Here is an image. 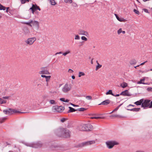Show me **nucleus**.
Listing matches in <instances>:
<instances>
[{
  "label": "nucleus",
  "instance_id": "obj_62",
  "mask_svg": "<svg viewBox=\"0 0 152 152\" xmlns=\"http://www.w3.org/2000/svg\"><path fill=\"white\" fill-rule=\"evenodd\" d=\"M139 66H140L139 65H138V66H135V67H134V68H135V69H137V67H138Z\"/></svg>",
  "mask_w": 152,
  "mask_h": 152
},
{
  "label": "nucleus",
  "instance_id": "obj_19",
  "mask_svg": "<svg viewBox=\"0 0 152 152\" xmlns=\"http://www.w3.org/2000/svg\"><path fill=\"white\" fill-rule=\"evenodd\" d=\"M31 23L32 24V25L33 26H36L37 28H38L39 27V23L37 21H33L32 20V22Z\"/></svg>",
  "mask_w": 152,
  "mask_h": 152
},
{
  "label": "nucleus",
  "instance_id": "obj_50",
  "mask_svg": "<svg viewBox=\"0 0 152 152\" xmlns=\"http://www.w3.org/2000/svg\"><path fill=\"white\" fill-rule=\"evenodd\" d=\"M70 104H71L72 105L73 107H77V106H78L77 105H76L74 104H73L71 103H70Z\"/></svg>",
  "mask_w": 152,
  "mask_h": 152
},
{
  "label": "nucleus",
  "instance_id": "obj_36",
  "mask_svg": "<svg viewBox=\"0 0 152 152\" xmlns=\"http://www.w3.org/2000/svg\"><path fill=\"white\" fill-rule=\"evenodd\" d=\"M50 103L52 104H56L55 101L53 100H50L49 101Z\"/></svg>",
  "mask_w": 152,
  "mask_h": 152
},
{
  "label": "nucleus",
  "instance_id": "obj_46",
  "mask_svg": "<svg viewBox=\"0 0 152 152\" xmlns=\"http://www.w3.org/2000/svg\"><path fill=\"white\" fill-rule=\"evenodd\" d=\"M147 90L149 91H152V88L149 87L147 88Z\"/></svg>",
  "mask_w": 152,
  "mask_h": 152
},
{
  "label": "nucleus",
  "instance_id": "obj_2",
  "mask_svg": "<svg viewBox=\"0 0 152 152\" xmlns=\"http://www.w3.org/2000/svg\"><path fill=\"white\" fill-rule=\"evenodd\" d=\"M141 107H143L144 109L148 108H152V101H151L149 99H146L144 100L143 99V102L142 104Z\"/></svg>",
  "mask_w": 152,
  "mask_h": 152
},
{
  "label": "nucleus",
  "instance_id": "obj_64",
  "mask_svg": "<svg viewBox=\"0 0 152 152\" xmlns=\"http://www.w3.org/2000/svg\"><path fill=\"white\" fill-rule=\"evenodd\" d=\"M81 38H86L85 37L82 36L81 37Z\"/></svg>",
  "mask_w": 152,
  "mask_h": 152
},
{
  "label": "nucleus",
  "instance_id": "obj_51",
  "mask_svg": "<svg viewBox=\"0 0 152 152\" xmlns=\"http://www.w3.org/2000/svg\"><path fill=\"white\" fill-rule=\"evenodd\" d=\"M62 52H59L56 53L55 54V55H57V54H62Z\"/></svg>",
  "mask_w": 152,
  "mask_h": 152
},
{
  "label": "nucleus",
  "instance_id": "obj_25",
  "mask_svg": "<svg viewBox=\"0 0 152 152\" xmlns=\"http://www.w3.org/2000/svg\"><path fill=\"white\" fill-rule=\"evenodd\" d=\"M137 62L136 60L134 59H132L130 60V63L131 65H133L136 64Z\"/></svg>",
  "mask_w": 152,
  "mask_h": 152
},
{
  "label": "nucleus",
  "instance_id": "obj_57",
  "mask_svg": "<svg viewBox=\"0 0 152 152\" xmlns=\"http://www.w3.org/2000/svg\"><path fill=\"white\" fill-rule=\"evenodd\" d=\"M72 77L73 79H74L75 78V77L74 75L72 76Z\"/></svg>",
  "mask_w": 152,
  "mask_h": 152
},
{
  "label": "nucleus",
  "instance_id": "obj_14",
  "mask_svg": "<svg viewBox=\"0 0 152 152\" xmlns=\"http://www.w3.org/2000/svg\"><path fill=\"white\" fill-rule=\"evenodd\" d=\"M120 95H122L124 96H130L131 95V94L129 93L128 90H127L122 92L120 94Z\"/></svg>",
  "mask_w": 152,
  "mask_h": 152
},
{
  "label": "nucleus",
  "instance_id": "obj_34",
  "mask_svg": "<svg viewBox=\"0 0 152 152\" xmlns=\"http://www.w3.org/2000/svg\"><path fill=\"white\" fill-rule=\"evenodd\" d=\"M77 111H84L86 110V109L84 108H78L77 109Z\"/></svg>",
  "mask_w": 152,
  "mask_h": 152
},
{
  "label": "nucleus",
  "instance_id": "obj_38",
  "mask_svg": "<svg viewBox=\"0 0 152 152\" xmlns=\"http://www.w3.org/2000/svg\"><path fill=\"white\" fill-rule=\"evenodd\" d=\"M111 117H119V118H122L123 117L119 115H111Z\"/></svg>",
  "mask_w": 152,
  "mask_h": 152
},
{
  "label": "nucleus",
  "instance_id": "obj_32",
  "mask_svg": "<svg viewBox=\"0 0 152 152\" xmlns=\"http://www.w3.org/2000/svg\"><path fill=\"white\" fill-rule=\"evenodd\" d=\"M50 2L52 5H55L56 4V3L55 1V0H50Z\"/></svg>",
  "mask_w": 152,
  "mask_h": 152
},
{
  "label": "nucleus",
  "instance_id": "obj_7",
  "mask_svg": "<svg viewBox=\"0 0 152 152\" xmlns=\"http://www.w3.org/2000/svg\"><path fill=\"white\" fill-rule=\"evenodd\" d=\"M62 131H64L63 137L65 138H69L71 136V132L69 131L65 128L62 129Z\"/></svg>",
  "mask_w": 152,
  "mask_h": 152
},
{
  "label": "nucleus",
  "instance_id": "obj_1",
  "mask_svg": "<svg viewBox=\"0 0 152 152\" xmlns=\"http://www.w3.org/2000/svg\"><path fill=\"white\" fill-rule=\"evenodd\" d=\"M79 129L81 131H88L93 129V126L90 124H83L79 126Z\"/></svg>",
  "mask_w": 152,
  "mask_h": 152
},
{
  "label": "nucleus",
  "instance_id": "obj_37",
  "mask_svg": "<svg viewBox=\"0 0 152 152\" xmlns=\"http://www.w3.org/2000/svg\"><path fill=\"white\" fill-rule=\"evenodd\" d=\"M6 8L1 5V4H0V10H5Z\"/></svg>",
  "mask_w": 152,
  "mask_h": 152
},
{
  "label": "nucleus",
  "instance_id": "obj_9",
  "mask_svg": "<svg viewBox=\"0 0 152 152\" xmlns=\"http://www.w3.org/2000/svg\"><path fill=\"white\" fill-rule=\"evenodd\" d=\"M78 34L80 35H83L86 36L88 38L91 37L90 34L86 31H84L83 30H80L78 31Z\"/></svg>",
  "mask_w": 152,
  "mask_h": 152
},
{
  "label": "nucleus",
  "instance_id": "obj_11",
  "mask_svg": "<svg viewBox=\"0 0 152 152\" xmlns=\"http://www.w3.org/2000/svg\"><path fill=\"white\" fill-rule=\"evenodd\" d=\"M64 129V128H61L58 129L56 132L57 136L59 137H63L64 131H62V129Z\"/></svg>",
  "mask_w": 152,
  "mask_h": 152
},
{
  "label": "nucleus",
  "instance_id": "obj_6",
  "mask_svg": "<svg viewBox=\"0 0 152 152\" xmlns=\"http://www.w3.org/2000/svg\"><path fill=\"white\" fill-rule=\"evenodd\" d=\"M106 144L107 147L109 149H111L115 145L118 144L117 142L115 141H107L106 142Z\"/></svg>",
  "mask_w": 152,
  "mask_h": 152
},
{
  "label": "nucleus",
  "instance_id": "obj_3",
  "mask_svg": "<svg viewBox=\"0 0 152 152\" xmlns=\"http://www.w3.org/2000/svg\"><path fill=\"white\" fill-rule=\"evenodd\" d=\"M95 141L94 140L85 142L79 144L77 146L78 147L82 148L89 145L94 144L95 143Z\"/></svg>",
  "mask_w": 152,
  "mask_h": 152
},
{
  "label": "nucleus",
  "instance_id": "obj_18",
  "mask_svg": "<svg viewBox=\"0 0 152 152\" xmlns=\"http://www.w3.org/2000/svg\"><path fill=\"white\" fill-rule=\"evenodd\" d=\"M117 20L120 22H125L126 20L124 18L119 17L116 14H115Z\"/></svg>",
  "mask_w": 152,
  "mask_h": 152
},
{
  "label": "nucleus",
  "instance_id": "obj_41",
  "mask_svg": "<svg viewBox=\"0 0 152 152\" xmlns=\"http://www.w3.org/2000/svg\"><path fill=\"white\" fill-rule=\"evenodd\" d=\"M134 12L137 14L139 15L140 14L139 11L135 9L134 10Z\"/></svg>",
  "mask_w": 152,
  "mask_h": 152
},
{
  "label": "nucleus",
  "instance_id": "obj_5",
  "mask_svg": "<svg viewBox=\"0 0 152 152\" xmlns=\"http://www.w3.org/2000/svg\"><path fill=\"white\" fill-rule=\"evenodd\" d=\"M26 145L33 148H38L41 147L42 145V144L40 142H38L35 143L28 144Z\"/></svg>",
  "mask_w": 152,
  "mask_h": 152
},
{
  "label": "nucleus",
  "instance_id": "obj_27",
  "mask_svg": "<svg viewBox=\"0 0 152 152\" xmlns=\"http://www.w3.org/2000/svg\"><path fill=\"white\" fill-rule=\"evenodd\" d=\"M145 80V78H143L142 79H140V81H138L137 82V83L138 84H147V83H144L142 82L143 81H144Z\"/></svg>",
  "mask_w": 152,
  "mask_h": 152
},
{
  "label": "nucleus",
  "instance_id": "obj_58",
  "mask_svg": "<svg viewBox=\"0 0 152 152\" xmlns=\"http://www.w3.org/2000/svg\"><path fill=\"white\" fill-rule=\"evenodd\" d=\"M93 58H92L91 60V64H93Z\"/></svg>",
  "mask_w": 152,
  "mask_h": 152
},
{
  "label": "nucleus",
  "instance_id": "obj_39",
  "mask_svg": "<svg viewBox=\"0 0 152 152\" xmlns=\"http://www.w3.org/2000/svg\"><path fill=\"white\" fill-rule=\"evenodd\" d=\"M65 2L66 3H69L71 4L72 3V0H64Z\"/></svg>",
  "mask_w": 152,
  "mask_h": 152
},
{
  "label": "nucleus",
  "instance_id": "obj_56",
  "mask_svg": "<svg viewBox=\"0 0 152 152\" xmlns=\"http://www.w3.org/2000/svg\"><path fill=\"white\" fill-rule=\"evenodd\" d=\"M146 61H145V62H144L143 63H142L140 65H143V64H145V63L146 62Z\"/></svg>",
  "mask_w": 152,
  "mask_h": 152
},
{
  "label": "nucleus",
  "instance_id": "obj_23",
  "mask_svg": "<svg viewBox=\"0 0 152 152\" xmlns=\"http://www.w3.org/2000/svg\"><path fill=\"white\" fill-rule=\"evenodd\" d=\"M96 63L97 64V65L96 66L95 70L96 71H97L98 70L99 68H101L102 66V65L100 64L97 61H96Z\"/></svg>",
  "mask_w": 152,
  "mask_h": 152
},
{
  "label": "nucleus",
  "instance_id": "obj_30",
  "mask_svg": "<svg viewBox=\"0 0 152 152\" xmlns=\"http://www.w3.org/2000/svg\"><path fill=\"white\" fill-rule=\"evenodd\" d=\"M91 118L92 119H104V117H91Z\"/></svg>",
  "mask_w": 152,
  "mask_h": 152
},
{
  "label": "nucleus",
  "instance_id": "obj_55",
  "mask_svg": "<svg viewBox=\"0 0 152 152\" xmlns=\"http://www.w3.org/2000/svg\"><path fill=\"white\" fill-rule=\"evenodd\" d=\"M69 100L66 99V100H65V102H69Z\"/></svg>",
  "mask_w": 152,
  "mask_h": 152
},
{
  "label": "nucleus",
  "instance_id": "obj_29",
  "mask_svg": "<svg viewBox=\"0 0 152 152\" xmlns=\"http://www.w3.org/2000/svg\"><path fill=\"white\" fill-rule=\"evenodd\" d=\"M106 95L110 94L113 96H114V94L113 93L112 91L111 90H109L106 93Z\"/></svg>",
  "mask_w": 152,
  "mask_h": 152
},
{
  "label": "nucleus",
  "instance_id": "obj_61",
  "mask_svg": "<svg viewBox=\"0 0 152 152\" xmlns=\"http://www.w3.org/2000/svg\"><path fill=\"white\" fill-rule=\"evenodd\" d=\"M122 33L123 34H124L125 33V31H122Z\"/></svg>",
  "mask_w": 152,
  "mask_h": 152
},
{
  "label": "nucleus",
  "instance_id": "obj_16",
  "mask_svg": "<svg viewBox=\"0 0 152 152\" xmlns=\"http://www.w3.org/2000/svg\"><path fill=\"white\" fill-rule=\"evenodd\" d=\"M110 102V101L109 99H107L105 100V101H103L101 103L99 104V105H107L108 104H109Z\"/></svg>",
  "mask_w": 152,
  "mask_h": 152
},
{
  "label": "nucleus",
  "instance_id": "obj_48",
  "mask_svg": "<svg viewBox=\"0 0 152 152\" xmlns=\"http://www.w3.org/2000/svg\"><path fill=\"white\" fill-rule=\"evenodd\" d=\"M66 120V118H63L61 119V121L62 122H64Z\"/></svg>",
  "mask_w": 152,
  "mask_h": 152
},
{
  "label": "nucleus",
  "instance_id": "obj_40",
  "mask_svg": "<svg viewBox=\"0 0 152 152\" xmlns=\"http://www.w3.org/2000/svg\"><path fill=\"white\" fill-rule=\"evenodd\" d=\"M70 53V51L69 50H67L63 54V55L64 56H66L67 54H69Z\"/></svg>",
  "mask_w": 152,
  "mask_h": 152
},
{
  "label": "nucleus",
  "instance_id": "obj_8",
  "mask_svg": "<svg viewBox=\"0 0 152 152\" xmlns=\"http://www.w3.org/2000/svg\"><path fill=\"white\" fill-rule=\"evenodd\" d=\"M71 88V87L70 85L66 83L63 87L62 89L63 92L66 93L69 91Z\"/></svg>",
  "mask_w": 152,
  "mask_h": 152
},
{
  "label": "nucleus",
  "instance_id": "obj_52",
  "mask_svg": "<svg viewBox=\"0 0 152 152\" xmlns=\"http://www.w3.org/2000/svg\"><path fill=\"white\" fill-rule=\"evenodd\" d=\"M69 71H71L70 72H71V73H72L73 72V70H72L70 69H69Z\"/></svg>",
  "mask_w": 152,
  "mask_h": 152
},
{
  "label": "nucleus",
  "instance_id": "obj_10",
  "mask_svg": "<svg viewBox=\"0 0 152 152\" xmlns=\"http://www.w3.org/2000/svg\"><path fill=\"white\" fill-rule=\"evenodd\" d=\"M41 71L39 72L40 74H49L48 70L46 67H42L41 68Z\"/></svg>",
  "mask_w": 152,
  "mask_h": 152
},
{
  "label": "nucleus",
  "instance_id": "obj_12",
  "mask_svg": "<svg viewBox=\"0 0 152 152\" xmlns=\"http://www.w3.org/2000/svg\"><path fill=\"white\" fill-rule=\"evenodd\" d=\"M36 40V39H27L26 40H25V42L27 45H31Z\"/></svg>",
  "mask_w": 152,
  "mask_h": 152
},
{
  "label": "nucleus",
  "instance_id": "obj_45",
  "mask_svg": "<svg viewBox=\"0 0 152 152\" xmlns=\"http://www.w3.org/2000/svg\"><path fill=\"white\" fill-rule=\"evenodd\" d=\"M72 5L74 7H76L77 6V4L75 2H73L72 3Z\"/></svg>",
  "mask_w": 152,
  "mask_h": 152
},
{
  "label": "nucleus",
  "instance_id": "obj_15",
  "mask_svg": "<svg viewBox=\"0 0 152 152\" xmlns=\"http://www.w3.org/2000/svg\"><path fill=\"white\" fill-rule=\"evenodd\" d=\"M64 109V107H63L62 106H56L55 108V110L58 112L61 113Z\"/></svg>",
  "mask_w": 152,
  "mask_h": 152
},
{
  "label": "nucleus",
  "instance_id": "obj_24",
  "mask_svg": "<svg viewBox=\"0 0 152 152\" xmlns=\"http://www.w3.org/2000/svg\"><path fill=\"white\" fill-rule=\"evenodd\" d=\"M140 110V108H134L132 109H128L127 110L134 112H138Z\"/></svg>",
  "mask_w": 152,
  "mask_h": 152
},
{
  "label": "nucleus",
  "instance_id": "obj_31",
  "mask_svg": "<svg viewBox=\"0 0 152 152\" xmlns=\"http://www.w3.org/2000/svg\"><path fill=\"white\" fill-rule=\"evenodd\" d=\"M122 104H120L118 107H117L116 108L114 109L111 113H110V114H111L113 112L117 111L118 110L119 107L122 105Z\"/></svg>",
  "mask_w": 152,
  "mask_h": 152
},
{
  "label": "nucleus",
  "instance_id": "obj_20",
  "mask_svg": "<svg viewBox=\"0 0 152 152\" xmlns=\"http://www.w3.org/2000/svg\"><path fill=\"white\" fill-rule=\"evenodd\" d=\"M69 110L67 111L68 113H72L77 111V110L75 109L74 108L70 107H69Z\"/></svg>",
  "mask_w": 152,
  "mask_h": 152
},
{
  "label": "nucleus",
  "instance_id": "obj_54",
  "mask_svg": "<svg viewBox=\"0 0 152 152\" xmlns=\"http://www.w3.org/2000/svg\"><path fill=\"white\" fill-rule=\"evenodd\" d=\"M120 94H116V95H115L114 94V96H119L120 95Z\"/></svg>",
  "mask_w": 152,
  "mask_h": 152
},
{
  "label": "nucleus",
  "instance_id": "obj_47",
  "mask_svg": "<svg viewBox=\"0 0 152 152\" xmlns=\"http://www.w3.org/2000/svg\"><path fill=\"white\" fill-rule=\"evenodd\" d=\"M60 100L61 101L64 102L65 100V99L64 98H61L60 99Z\"/></svg>",
  "mask_w": 152,
  "mask_h": 152
},
{
  "label": "nucleus",
  "instance_id": "obj_4",
  "mask_svg": "<svg viewBox=\"0 0 152 152\" xmlns=\"http://www.w3.org/2000/svg\"><path fill=\"white\" fill-rule=\"evenodd\" d=\"M3 112L6 115H10L11 114L15 113H20L19 111L17 110L12 109V108H9L8 109L4 110H3Z\"/></svg>",
  "mask_w": 152,
  "mask_h": 152
},
{
  "label": "nucleus",
  "instance_id": "obj_33",
  "mask_svg": "<svg viewBox=\"0 0 152 152\" xmlns=\"http://www.w3.org/2000/svg\"><path fill=\"white\" fill-rule=\"evenodd\" d=\"M6 102V101L5 100H3L2 99H0V104H5Z\"/></svg>",
  "mask_w": 152,
  "mask_h": 152
},
{
  "label": "nucleus",
  "instance_id": "obj_35",
  "mask_svg": "<svg viewBox=\"0 0 152 152\" xmlns=\"http://www.w3.org/2000/svg\"><path fill=\"white\" fill-rule=\"evenodd\" d=\"M85 75V74L84 72H80L79 73L78 77H80L82 76H84Z\"/></svg>",
  "mask_w": 152,
  "mask_h": 152
},
{
  "label": "nucleus",
  "instance_id": "obj_63",
  "mask_svg": "<svg viewBox=\"0 0 152 152\" xmlns=\"http://www.w3.org/2000/svg\"><path fill=\"white\" fill-rule=\"evenodd\" d=\"M2 17V14L0 13V18Z\"/></svg>",
  "mask_w": 152,
  "mask_h": 152
},
{
  "label": "nucleus",
  "instance_id": "obj_22",
  "mask_svg": "<svg viewBox=\"0 0 152 152\" xmlns=\"http://www.w3.org/2000/svg\"><path fill=\"white\" fill-rule=\"evenodd\" d=\"M41 76L42 77L46 78V81H47V82H48V81L49 80L51 77L50 76H47L46 75H41Z\"/></svg>",
  "mask_w": 152,
  "mask_h": 152
},
{
  "label": "nucleus",
  "instance_id": "obj_13",
  "mask_svg": "<svg viewBox=\"0 0 152 152\" xmlns=\"http://www.w3.org/2000/svg\"><path fill=\"white\" fill-rule=\"evenodd\" d=\"M30 9L32 10L33 13L36 10H38L39 11L41 10L39 7L36 5H35L34 4H33L32 7Z\"/></svg>",
  "mask_w": 152,
  "mask_h": 152
},
{
  "label": "nucleus",
  "instance_id": "obj_26",
  "mask_svg": "<svg viewBox=\"0 0 152 152\" xmlns=\"http://www.w3.org/2000/svg\"><path fill=\"white\" fill-rule=\"evenodd\" d=\"M32 22V20H29V21L28 22H23V23L26 25H27L31 27L32 26V25L31 24V23Z\"/></svg>",
  "mask_w": 152,
  "mask_h": 152
},
{
  "label": "nucleus",
  "instance_id": "obj_28",
  "mask_svg": "<svg viewBox=\"0 0 152 152\" xmlns=\"http://www.w3.org/2000/svg\"><path fill=\"white\" fill-rule=\"evenodd\" d=\"M121 86L123 88H125L127 86V84L125 82H123L121 84Z\"/></svg>",
  "mask_w": 152,
  "mask_h": 152
},
{
  "label": "nucleus",
  "instance_id": "obj_42",
  "mask_svg": "<svg viewBox=\"0 0 152 152\" xmlns=\"http://www.w3.org/2000/svg\"><path fill=\"white\" fill-rule=\"evenodd\" d=\"M86 98L88 100H91L92 99V97L90 96H86Z\"/></svg>",
  "mask_w": 152,
  "mask_h": 152
},
{
  "label": "nucleus",
  "instance_id": "obj_43",
  "mask_svg": "<svg viewBox=\"0 0 152 152\" xmlns=\"http://www.w3.org/2000/svg\"><path fill=\"white\" fill-rule=\"evenodd\" d=\"M20 2L22 4H24L27 1L26 0H20Z\"/></svg>",
  "mask_w": 152,
  "mask_h": 152
},
{
  "label": "nucleus",
  "instance_id": "obj_21",
  "mask_svg": "<svg viewBox=\"0 0 152 152\" xmlns=\"http://www.w3.org/2000/svg\"><path fill=\"white\" fill-rule=\"evenodd\" d=\"M81 39V41H79L77 42V44H80V46L82 45H83V43L84 42V40L85 41H86L87 40V39Z\"/></svg>",
  "mask_w": 152,
  "mask_h": 152
},
{
  "label": "nucleus",
  "instance_id": "obj_17",
  "mask_svg": "<svg viewBox=\"0 0 152 152\" xmlns=\"http://www.w3.org/2000/svg\"><path fill=\"white\" fill-rule=\"evenodd\" d=\"M143 102V99H141L139 101H137L134 103L137 105H140L142 104V102Z\"/></svg>",
  "mask_w": 152,
  "mask_h": 152
},
{
  "label": "nucleus",
  "instance_id": "obj_60",
  "mask_svg": "<svg viewBox=\"0 0 152 152\" xmlns=\"http://www.w3.org/2000/svg\"><path fill=\"white\" fill-rule=\"evenodd\" d=\"M132 106L134 107V105H132V104H129V105L128 106V107H129V106Z\"/></svg>",
  "mask_w": 152,
  "mask_h": 152
},
{
  "label": "nucleus",
  "instance_id": "obj_49",
  "mask_svg": "<svg viewBox=\"0 0 152 152\" xmlns=\"http://www.w3.org/2000/svg\"><path fill=\"white\" fill-rule=\"evenodd\" d=\"M10 96H3L2 97V98L3 99H8L9 98Z\"/></svg>",
  "mask_w": 152,
  "mask_h": 152
},
{
  "label": "nucleus",
  "instance_id": "obj_44",
  "mask_svg": "<svg viewBox=\"0 0 152 152\" xmlns=\"http://www.w3.org/2000/svg\"><path fill=\"white\" fill-rule=\"evenodd\" d=\"M122 30L121 28L119 29L118 31V34H120L122 32Z\"/></svg>",
  "mask_w": 152,
  "mask_h": 152
},
{
  "label": "nucleus",
  "instance_id": "obj_59",
  "mask_svg": "<svg viewBox=\"0 0 152 152\" xmlns=\"http://www.w3.org/2000/svg\"><path fill=\"white\" fill-rule=\"evenodd\" d=\"M144 10L145 12H148V10H147L146 9H144Z\"/></svg>",
  "mask_w": 152,
  "mask_h": 152
},
{
  "label": "nucleus",
  "instance_id": "obj_53",
  "mask_svg": "<svg viewBox=\"0 0 152 152\" xmlns=\"http://www.w3.org/2000/svg\"><path fill=\"white\" fill-rule=\"evenodd\" d=\"M75 38H79V36L78 35H76Z\"/></svg>",
  "mask_w": 152,
  "mask_h": 152
}]
</instances>
